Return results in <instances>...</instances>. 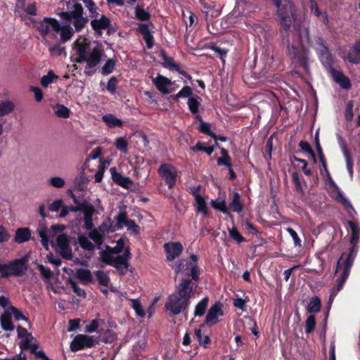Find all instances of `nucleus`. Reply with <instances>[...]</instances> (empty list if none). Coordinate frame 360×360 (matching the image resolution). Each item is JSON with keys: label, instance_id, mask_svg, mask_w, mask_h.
I'll return each mask as SVG.
<instances>
[{"label": "nucleus", "instance_id": "obj_1", "mask_svg": "<svg viewBox=\"0 0 360 360\" xmlns=\"http://www.w3.org/2000/svg\"><path fill=\"white\" fill-rule=\"evenodd\" d=\"M196 285L187 278H183L176 286L175 292L170 295L165 307L173 315H178L187 310L191 298L195 292Z\"/></svg>", "mask_w": 360, "mask_h": 360}, {"label": "nucleus", "instance_id": "obj_2", "mask_svg": "<svg viewBox=\"0 0 360 360\" xmlns=\"http://www.w3.org/2000/svg\"><path fill=\"white\" fill-rule=\"evenodd\" d=\"M73 46L77 54L75 61L77 63H86L84 74L86 76L94 75L96 70L94 68L101 62L103 51L98 46L91 49L90 42L86 38L82 40L80 38L77 39L73 43Z\"/></svg>", "mask_w": 360, "mask_h": 360}, {"label": "nucleus", "instance_id": "obj_3", "mask_svg": "<svg viewBox=\"0 0 360 360\" xmlns=\"http://www.w3.org/2000/svg\"><path fill=\"white\" fill-rule=\"evenodd\" d=\"M293 35L297 39L291 44H288V55L293 63L307 71L309 70V51L303 46L300 30H295Z\"/></svg>", "mask_w": 360, "mask_h": 360}, {"label": "nucleus", "instance_id": "obj_4", "mask_svg": "<svg viewBox=\"0 0 360 360\" xmlns=\"http://www.w3.org/2000/svg\"><path fill=\"white\" fill-rule=\"evenodd\" d=\"M27 257L15 259L7 264L0 262V278H8L12 276L21 277L27 270Z\"/></svg>", "mask_w": 360, "mask_h": 360}, {"label": "nucleus", "instance_id": "obj_5", "mask_svg": "<svg viewBox=\"0 0 360 360\" xmlns=\"http://www.w3.org/2000/svg\"><path fill=\"white\" fill-rule=\"evenodd\" d=\"M83 15L84 8L82 4L79 3L74 4L73 11H63L59 14L64 20L68 22L72 20L75 31L77 32H81L89 22V18Z\"/></svg>", "mask_w": 360, "mask_h": 360}, {"label": "nucleus", "instance_id": "obj_6", "mask_svg": "<svg viewBox=\"0 0 360 360\" xmlns=\"http://www.w3.org/2000/svg\"><path fill=\"white\" fill-rule=\"evenodd\" d=\"M158 173L164 179L165 184L169 189L174 187L176 182L177 170L174 165L171 164H162L158 169Z\"/></svg>", "mask_w": 360, "mask_h": 360}, {"label": "nucleus", "instance_id": "obj_7", "mask_svg": "<svg viewBox=\"0 0 360 360\" xmlns=\"http://www.w3.org/2000/svg\"><path fill=\"white\" fill-rule=\"evenodd\" d=\"M115 220L117 224L113 229H110V231H115L116 230H120L123 228L124 224L128 230L131 231L134 235H139L140 233V227L132 219H127V213L125 211H121L116 217Z\"/></svg>", "mask_w": 360, "mask_h": 360}, {"label": "nucleus", "instance_id": "obj_8", "mask_svg": "<svg viewBox=\"0 0 360 360\" xmlns=\"http://www.w3.org/2000/svg\"><path fill=\"white\" fill-rule=\"evenodd\" d=\"M222 307L223 304L221 302H215L209 309L204 322L201 323V327L212 326L217 324L219 321V317L224 316Z\"/></svg>", "mask_w": 360, "mask_h": 360}, {"label": "nucleus", "instance_id": "obj_9", "mask_svg": "<svg viewBox=\"0 0 360 360\" xmlns=\"http://www.w3.org/2000/svg\"><path fill=\"white\" fill-rule=\"evenodd\" d=\"M96 341L95 340L86 335H77L70 344V349L72 352H77L85 348L92 347Z\"/></svg>", "mask_w": 360, "mask_h": 360}, {"label": "nucleus", "instance_id": "obj_10", "mask_svg": "<svg viewBox=\"0 0 360 360\" xmlns=\"http://www.w3.org/2000/svg\"><path fill=\"white\" fill-rule=\"evenodd\" d=\"M314 143H315L316 149L317 150L318 156L319 158V161L321 164V167L320 168L321 173L323 174V171L325 172V175H326L327 180L332 184H335L333 179L331 176V174L328 169L326 159L325 155L323 153V150L322 149V147L321 146L320 141H319V131H316V132L315 134Z\"/></svg>", "mask_w": 360, "mask_h": 360}, {"label": "nucleus", "instance_id": "obj_11", "mask_svg": "<svg viewBox=\"0 0 360 360\" xmlns=\"http://www.w3.org/2000/svg\"><path fill=\"white\" fill-rule=\"evenodd\" d=\"M278 16L279 18L280 23V32L283 35V37H288V32L291 28L292 18L287 10L279 8L278 9Z\"/></svg>", "mask_w": 360, "mask_h": 360}, {"label": "nucleus", "instance_id": "obj_12", "mask_svg": "<svg viewBox=\"0 0 360 360\" xmlns=\"http://www.w3.org/2000/svg\"><path fill=\"white\" fill-rule=\"evenodd\" d=\"M53 22L52 30L56 32H60V40L62 43L69 41L74 35L75 30L70 25L61 26L57 20H51Z\"/></svg>", "mask_w": 360, "mask_h": 360}, {"label": "nucleus", "instance_id": "obj_13", "mask_svg": "<svg viewBox=\"0 0 360 360\" xmlns=\"http://www.w3.org/2000/svg\"><path fill=\"white\" fill-rule=\"evenodd\" d=\"M337 139L339 144V146L341 149V151L343 153L344 158L346 162V166L347 171L350 175V177L353 176V160L352 158V155L348 149L346 142L344 138L340 134H337Z\"/></svg>", "mask_w": 360, "mask_h": 360}, {"label": "nucleus", "instance_id": "obj_14", "mask_svg": "<svg viewBox=\"0 0 360 360\" xmlns=\"http://www.w3.org/2000/svg\"><path fill=\"white\" fill-rule=\"evenodd\" d=\"M91 20V26L94 31L95 35L101 36L103 31L108 29L110 25V19L105 15H101L100 18L94 17Z\"/></svg>", "mask_w": 360, "mask_h": 360}, {"label": "nucleus", "instance_id": "obj_15", "mask_svg": "<svg viewBox=\"0 0 360 360\" xmlns=\"http://www.w3.org/2000/svg\"><path fill=\"white\" fill-rule=\"evenodd\" d=\"M167 254V259L173 261L178 257L183 252V245L180 242H169L164 245Z\"/></svg>", "mask_w": 360, "mask_h": 360}, {"label": "nucleus", "instance_id": "obj_16", "mask_svg": "<svg viewBox=\"0 0 360 360\" xmlns=\"http://www.w3.org/2000/svg\"><path fill=\"white\" fill-rule=\"evenodd\" d=\"M357 253V248L356 245H352L349 250V254H342V255L340 257V258L338 259L337 262L336 266V271H338L341 266L342 267H347V265L349 264L348 269H351V267L353 264L354 259Z\"/></svg>", "mask_w": 360, "mask_h": 360}, {"label": "nucleus", "instance_id": "obj_17", "mask_svg": "<svg viewBox=\"0 0 360 360\" xmlns=\"http://www.w3.org/2000/svg\"><path fill=\"white\" fill-rule=\"evenodd\" d=\"M111 254L112 253L110 252V250L108 249L106 250L101 251V261L105 264L115 267L120 275H124L126 274V271H124L123 267L119 266L118 262H117V257H113Z\"/></svg>", "mask_w": 360, "mask_h": 360}, {"label": "nucleus", "instance_id": "obj_18", "mask_svg": "<svg viewBox=\"0 0 360 360\" xmlns=\"http://www.w3.org/2000/svg\"><path fill=\"white\" fill-rule=\"evenodd\" d=\"M319 57L321 63L325 68L330 72H332L333 68V60L331 53L328 47H324L323 49L319 50Z\"/></svg>", "mask_w": 360, "mask_h": 360}, {"label": "nucleus", "instance_id": "obj_19", "mask_svg": "<svg viewBox=\"0 0 360 360\" xmlns=\"http://www.w3.org/2000/svg\"><path fill=\"white\" fill-rule=\"evenodd\" d=\"M136 32L142 35L147 48L149 49H152L154 46V37L149 30L148 25L146 23H140L136 29Z\"/></svg>", "mask_w": 360, "mask_h": 360}, {"label": "nucleus", "instance_id": "obj_20", "mask_svg": "<svg viewBox=\"0 0 360 360\" xmlns=\"http://www.w3.org/2000/svg\"><path fill=\"white\" fill-rule=\"evenodd\" d=\"M330 75L334 81L338 83L341 88L344 89H349L351 88L352 84L350 79L348 77L345 76L342 71L333 69Z\"/></svg>", "mask_w": 360, "mask_h": 360}, {"label": "nucleus", "instance_id": "obj_21", "mask_svg": "<svg viewBox=\"0 0 360 360\" xmlns=\"http://www.w3.org/2000/svg\"><path fill=\"white\" fill-rule=\"evenodd\" d=\"M110 171L112 175V179L117 185L124 188H128L129 185L133 183L129 177L124 176L120 173L117 172L115 167H111Z\"/></svg>", "mask_w": 360, "mask_h": 360}, {"label": "nucleus", "instance_id": "obj_22", "mask_svg": "<svg viewBox=\"0 0 360 360\" xmlns=\"http://www.w3.org/2000/svg\"><path fill=\"white\" fill-rule=\"evenodd\" d=\"M153 83L162 94H168L169 93L167 86L172 84V81L167 77L158 75L155 78L153 79Z\"/></svg>", "mask_w": 360, "mask_h": 360}, {"label": "nucleus", "instance_id": "obj_23", "mask_svg": "<svg viewBox=\"0 0 360 360\" xmlns=\"http://www.w3.org/2000/svg\"><path fill=\"white\" fill-rule=\"evenodd\" d=\"M347 58L352 64L360 63V39L355 41L348 52Z\"/></svg>", "mask_w": 360, "mask_h": 360}, {"label": "nucleus", "instance_id": "obj_24", "mask_svg": "<svg viewBox=\"0 0 360 360\" xmlns=\"http://www.w3.org/2000/svg\"><path fill=\"white\" fill-rule=\"evenodd\" d=\"M51 20H56L53 18H44L41 21L39 22L37 28L42 37L46 36L49 34L51 28H52L53 22Z\"/></svg>", "mask_w": 360, "mask_h": 360}, {"label": "nucleus", "instance_id": "obj_25", "mask_svg": "<svg viewBox=\"0 0 360 360\" xmlns=\"http://www.w3.org/2000/svg\"><path fill=\"white\" fill-rule=\"evenodd\" d=\"M31 239V230L27 227L19 228L15 234V241L21 244L29 241Z\"/></svg>", "mask_w": 360, "mask_h": 360}, {"label": "nucleus", "instance_id": "obj_26", "mask_svg": "<svg viewBox=\"0 0 360 360\" xmlns=\"http://www.w3.org/2000/svg\"><path fill=\"white\" fill-rule=\"evenodd\" d=\"M96 212L95 207L91 205L87 210L83 212L84 213V227L86 230L90 231L94 228L93 216Z\"/></svg>", "mask_w": 360, "mask_h": 360}, {"label": "nucleus", "instance_id": "obj_27", "mask_svg": "<svg viewBox=\"0 0 360 360\" xmlns=\"http://www.w3.org/2000/svg\"><path fill=\"white\" fill-rule=\"evenodd\" d=\"M229 207L233 212L237 213L241 212L243 210V203L240 200V195L236 191L232 193V200L229 203Z\"/></svg>", "mask_w": 360, "mask_h": 360}, {"label": "nucleus", "instance_id": "obj_28", "mask_svg": "<svg viewBox=\"0 0 360 360\" xmlns=\"http://www.w3.org/2000/svg\"><path fill=\"white\" fill-rule=\"evenodd\" d=\"M160 56L164 60L162 65L165 68L176 72L179 71L181 69L180 64L175 63L173 58L167 56L165 51H161Z\"/></svg>", "mask_w": 360, "mask_h": 360}, {"label": "nucleus", "instance_id": "obj_29", "mask_svg": "<svg viewBox=\"0 0 360 360\" xmlns=\"http://www.w3.org/2000/svg\"><path fill=\"white\" fill-rule=\"evenodd\" d=\"M102 120L110 128L121 127L123 126V121L110 113L103 115Z\"/></svg>", "mask_w": 360, "mask_h": 360}, {"label": "nucleus", "instance_id": "obj_30", "mask_svg": "<svg viewBox=\"0 0 360 360\" xmlns=\"http://www.w3.org/2000/svg\"><path fill=\"white\" fill-rule=\"evenodd\" d=\"M0 323L1 328L6 331H11L14 329L11 314L8 311H5L1 315Z\"/></svg>", "mask_w": 360, "mask_h": 360}, {"label": "nucleus", "instance_id": "obj_31", "mask_svg": "<svg viewBox=\"0 0 360 360\" xmlns=\"http://www.w3.org/2000/svg\"><path fill=\"white\" fill-rule=\"evenodd\" d=\"M208 302L209 297L205 296L195 305L194 309L195 317H202L205 315L208 307Z\"/></svg>", "mask_w": 360, "mask_h": 360}, {"label": "nucleus", "instance_id": "obj_32", "mask_svg": "<svg viewBox=\"0 0 360 360\" xmlns=\"http://www.w3.org/2000/svg\"><path fill=\"white\" fill-rule=\"evenodd\" d=\"M76 277L84 283H92L93 276L90 270L86 269H77L75 274Z\"/></svg>", "mask_w": 360, "mask_h": 360}, {"label": "nucleus", "instance_id": "obj_33", "mask_svg": "<svg viewBox=\"0 0 360 360\" xmlns=\"http://www.w3.org/2000/svg\"><path fill=\"white\" fill-rule=\"evenodd\" d=\"M348 225L351 229V236L349 242L352 245H356L359 241L360 229L359 226L352 221H349Z\"/></svg>", "mask_w": 360, "mask_h": 360}, {"label": "nucleus", "instance_id": "obj_34", "mask_svg": "<svg viewBox=\"0 0 360 360\" xmlns=\"http://www.w3.org/2000/svg\"><path fill=\"white\" fill-rule=\"evenodd\" d=\"M201 98L198 96L190 97L188 100L187 104L188 109L191 112L193 115H196L199 112V108L200 106Z\"/></svg>", "mask_w": 360, "mask_h": 360}, {"label": "nucleus", "instance_id": "obj_35", "mask_svg": "<svg viewBox=\"0 0 360 360\" xmlns=\"http://www.w3.org/2000/svg\"><path fill=\"white\" fill-rule=\"evenodd\" d=\"M321 307V299L317 296H314L309 300L307 307V311L311 314L317 313V312L320 311Z\"/></svg>", "mask_w": 360, "mask_h": 360}, {"label": "nucleus", "instance_id": "obj_36", "mask_svg": "<svg viewBox=\"0 0 360 360\" xmlns=\"http://www.w3.org/2000/svg\"><path fill=\"white\" fill-rule=\"evenodd\" d=\"M131 255L130 250L127 248H126L123 255H119L117 257V262H118L119 266H123V269H125L124 271H126L129 266V260L131 259Z\"/></svg>", "mask_w": 360, "mask_h": 360}, {"label": "nucleus", "instance_id": "obj_37", "mask_svg": "<svg viewBox=\"0 0 360 360\" xmlns=\"http://www.w3.org/2000/svg\"><path fill=\"white\" fill-rule=\"evenodd\" d=\"M15 108L14 103L11 101L0 102V117L7 115L12 112Z\"/></svg>", "mask_w": 360, "mask_h": 360}, {"label": "nucleus", "instance_id": "obj_38", "mask_svg": "<svg viewBox=\"0 0 360 360\" xmlns=\"http://www.w3.org/2000/svg\"><path fill=\"white\" fill-rule=\"evenodd\" d=\"M193 94V89L189 86H184L176 94L171 96V98L177 101L179 98H190Z\"/></svg>", "mask_w": 360, "mask_h": 360}, {"label": "nucleus", "instance_id": "obj_39", "mask_svg": "<svg viewBox=\"0 0 360 360\" xmlns=\"http://www.w3.org/2000/svg\"><path fill=\"white\" fill-rule=\"evenodd\" d=\"M116 60L114 58H109L106 60L101 70V73L104 75L111 74L115 69Z\"/></svg>", "mask_w": 360, "mask_h": 360}, {"label": "nucleus", "instance_id": "obj_40", "mask_svg": "<svg viewBox=\"0 0 360 360\" xmlns=\"http://www.w3.org/2000/svg\"><path fill=\"white\" fill-rule=\"evenodd\" d=\"M195 200L196 209L199 212H202L205 217L209 216L208 209L206 202L202 195H198Z\"/></svg>", "mask_w": 360, "mask_h": 360}, {"label": "nucleus", "instance_id": "obj_41", "mask_svg": "<svg viewBox=\"0 0 360 360\" xmlns=\"http://www.w3.org/2000/svg\"><path fill=\"white\" fill-rule=\"evenodd\" d=\"M77 240L82 249L87 251H93L95 250V245L84 235H79Z\"/></svg>", "mask_w": 360, "mask_h": 360}, {"label": "nucleus", "instance_id": "obj_42", "mask_svg": "<svg viewBox=\"0 0 360 360\" xmlns=\"http://www.w3.org/2000/svg\"><path fill=\"white\" fill-rule=\"evenodd\" d=\"M336 200L340 202L346 209L349 214H352V212H356L351 202L344 196V195L338 192Z\"/></svg>", "mask_w": 360, "mask_h": 360}, {"label": "nucleus", "instance_id": "obj_43", "mask_svg": "<svg viewBox=\"0 0 360 360\" xmlns=\"http://www.w3.org/2000/svg\"><path fill=\"white\" fill-rule=\"evenodd\" d=\"M210 205L214 209L221 212L223 214H229V209L224 200H212Z\"/></svg>", "mask_w": 360, "mask_h": 360}, {"label": "nucleus", "instance_id": "obj_44", "mask_svg": "<svg viewBox=\"0 0 360 360\" xmlns=\"http://www.w3.org/2000/svg\"><path fill=\"white\" fill-rule=\"evenodd\" d=\"M150 14L149 12L145 11L140 6H136L135 8V17L141 21H146L150 20Z\"/></svg>", "mask_w": 360, "mask_h": 360}, {"label": "nucleus", "instance_id": "obj_45", "mask_svg": "<svg viewBox=\"0 0 360 360\" xmlns=\"http://www.w3.org/2000/svg\"><path fill=\"white\" fill-rule=\"evenodd\" d=\"M85 6V7L89 10L90 13V17H97L98 13L97 10L98 9V6L94 1V0H82Z\"/></svg>", "mask_w": 360, "mask_h": 360}, {"label": "nucleus", "instance_id": "obj_46", "mask_svg": "<svg viewBox=\"0 0 360 360\" xmlns=\"http://www.w3.org/2000/svg\"><path fill=\"white\" fill-rule=\"evenodd\" d=\"M56 108L55 114L58 117L68 118L70 117V110L64 105L57 104Z\"/></svg>", "mask_w": 360, "mask_h": 360}, {"label": "nucleus", "instance_id": "obj_47", "mask_svg": "<svg viewBox=\"0 0 360 360\" xmlns=\"http://www.w3.org/2000/svg\"><path fill=\"white\" fill-rule=\"evenodd\" d=\"M228 231L229 233V236L234 240H236L238 244L246 241V239L240 233L238 230L233 226L232 228H228Z\"/></svg>", "mask_w": 360, "mask_h": 360}, {"label": "nucleus", "instance_id": "obj_48", "mask_svg": "<svg viewBox=\"0 0 360 360\" xmlns=\"http://www.w3.org/2000/svg\"><path fill=\"white\" fill-rule=\"evenodd\" d=\"M96 277L101 285L107 287L110 283L109 276L103 271L98 270L95 271Z\"/></svg>", "mask_w": 360, "mask_h": 360}, {"label": "nucleus", "instance_id": "obj_49", "mask_svg": "<svg viewBox=\"0 0 360 360\" xmlns=\"http://www.w3.org/2000/svg\"><path fill=\"white\" fill-rule=\"evenodd\" d=\"M354 102L353 100L349 101L346 104L345 110V118L347 122H351L354 117L353 108Z\"/></svg>", "mask_w": 360, "mask_h": 360}, {"label": "nucleus", "instance_id": "obj_50", "mask_svg": "<svg viewBox=\"0 0 360 360\" xmlns=\"http://www.w3.org/2000/svg\"><path fill=\"white\" fill-rule=\"evenodd\" d=\"M316 327V319L314 315L307 317L305 323V333L309 334L312 333Z\"/></svg>", "mask_w": 360, "mask_h": 360}, {"label": "nucleus", "instance_id": "obj_51", "mask_svg": "<svg viewBox=\"0 0 360 360\" xmlns=\"http://www.w3.org/2000/svg\"><path fill=\"white\" fill-rule=\"evenodd\" d=\"M58 77L53 73L52 70L49 71L48 74L44 75L41 78V84L44 87H47L50 84L53 82V79L57 78Z\"/></svg>", "mask_w": 360, "mask_h": 360}, {"label": "nucleus", "instance_id": "obj_52", "mask_svg": "<svg viewBox=\"0 0 360 360\" xmlns=\"http://www.w3.org/2000/svg\"><path fill=\"white\" fill-rule=\"evenodd\" d=\"M56 243L59 249L70 246V240L65 233H61L57 236Z\"/></svg>", "mask_w": 360, "mask_h": 360}, {"label": "nucleus", "instance_id": "obj_53", "mask_svg": "<svg viewBox=\"0 0 360 360\" xmlns=\"http://www.w3.org/2000/svg\"><path fill=\"white\" fill-rule=\"evenodd\" d=\"M69 283L73 290V292L79 297L85 298L86 296V293L85 290L81 288H79L77 283L73 281L72 279L69 280Z\"/></svg>", "mask_w": 360, "mask_h": 360}, {"label": "nucleus", "instance_id": "obj_54", "mask_svg": "<svg viewBox=\"0 0 360 360\" xmlns=\"http://www.w3.org/2000/svg\"><path fill=\"white\" fill-rule=\"evenodd\" d=\"M211 125L208 122H203L202 124H200L199 127H198V129L202 134H205L206 135H208L211 136L212 138L216 137V134H214L212 131L210 129Z\"/></svg>", "mask_w": 360, "mask_h": 360}, {"label": "nucleus", "instance_id": "obj_55", "mask_svg": "<svg viewBox=\"0 0 360 360\" xmlns=\"http://www.w3.org/2000/svg\"><path fill=\"white\" fill-rule=\"evenodd\" d=\"M347 266H349V264ZM349 271L350 269H349L348 267H343V271L342 273L341 278L338 281L337 287L335 288L337 291H340L342 288L347 278L349 276Z\"/></svg>", "mask_w": 360, "mask_h": 360}, {"label": "nucleus", "instance_id": "obj_56", "mask_svg": "<svg viewBox=\"0 0 360 360\" xmlns=\"http://www.w3.org/2000/svg\"><path fill=\"white\" fill-rule=\"evenodd\" d=\"M292 179L295 184V191L298 193H302L303 188L302 186L301 180L300 179V176L297 172H292Z\"/></svg>", "mask_w": 360, "mask_h": 360}, {"label": "nucleus", "instance_id": "obj_57", "mask_svg": "<svg viewBox=\"0 0 360 360\" xmlns=\"http://www.w3.org/2000/svg\"><path fill=\"white\" fill-rule=\"evenodd\" d=\"M115 146L117 150L122 153H127L128 148V143L123 137H119L116 139Z\"/></svg>", "mask_w": 360, "mask_h": 360}, {"label": "nucleus", "instance_id": "obj_58", "mask_svg": "<svg viewBox=\"0 0 360 360\" xmlns=\"http://www.w3.org/2000/svg\"><path fill=\"white\" fill-rule=\"evenodd\" d=\"M89 234V237L96 244L101 245L103 243V236L97 229H92Z\"/></svg>", "mask_w": 360, "mask_h": 360}, {"label": "nucleus", "instance_id": "obj_59", "mask_svg": "<svg viewBox=\"0 0 360 360\" xmlns=\"http://www.w3.org/2000/svg\"><path fill=\"white\" fill-rule=\"evenodd\" d=\"M37 268L41 276L44 278L50 279L53 277V274L49 267L44 266L43 264H39Z\"/></svg>", "mask_w": 360, "mask_h": 360}, {"label": "nucleus", "instance_id": "obj_60", "mask_svg": "<svg viewBox=\"0 0 360 360\" xmlns=\"http://www.w3.org/2000/svg\"><path fill=\"white\" fill-rule=\"evenodd\" d=\"M124 248V243L122 239H119L117 242L116 246L114 248H110L109 246H107V249L110 250V252L112 254H120L123 251V249Z\"/></svg>", "mask_w": 360, "mask_h": 360}, {"label": "nucleus", "instance_id": "obj_61", "mask_svg": "<svg viewBox=\"0 0 360 360\" xmlns=\"http://www.w3.org/2000/svg\"><path fill=\"white\" fill-rule=\"evenodd\" d=\"M273 150V136H271L266 141L265 146V158L267 160L271 159V153Z\"/></svg>", "mask_w": 360, "mask_h": 360}, {"label": "nucleus", "instance_id": "obj_62", "mask_svg": "<svg viewBox=\"0 0 360 360\" xmlns=\"http://www.w3.org/2000/svg\"><path fill=\"white\" fill-rule=\"evenodd\" d=\"M117 82L118 80L115 77H112L108 80L106 89L110 94H114L115 93Z\"/></svg>", "mask_w": 360, "mask_h": 360}, {"label": "nucleus", "instance_id": "obj_63", "mask_svg": "<svg viewBox=\"0 0 360 360\" xmlns=\"http://www.w3.org/2000/svg\"><path fill=\"white\" fill-rule=\"evenodd\" d=\"M10 309L15 320H28V319L21 312V311L15 307L11 306Z\"/></svg>", "mask_w": 360, "mask_h": 360}, {"label": "nucleus", "instance_id": "obj_64", "mask_svg": "<svg viewBox=\"0 0 360 360\" xmlns=\"http://www.w3.org/2000/svg\"><path fill=\"white\" fill-rule=\"evenodd\" d=\"M49 182L52 186L58 188L63 187L65 184L63 179L58 176L51 178Z\"/></svg>", "mask_w": 360, "mask_h": 360}]
</instances>
